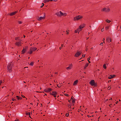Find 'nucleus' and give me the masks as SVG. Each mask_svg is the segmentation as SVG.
Instances as JSON below:
<instances>
[{
  "instance_id": "62",
  "label": "nucleus",
  "mask_w": 121,
  "mask_h": 121,
  "mask_svg": "<svg viewBox=\"0 0 121 121\" xmlns=\"http://www.w3.org/2000/svg\"><path fill=\"white\" fill-rule=\"evenodd\" d=\"M63 44L62 45H61V47H63Z\"/></svg>"
},
{
  "instance_id": "44",
  "label": "nucleus",
  "mask_w": 121,
  "mask_h": 121,
  "mask_svg": "<svg viewBox=\"0 0 121 121\" xmlns=\"http://www.w3.org/2000/svg\"><path fill=\"white\" fill-rule=\"evenodd\" d=\"M85 54H82V56L83 57H85Z\"/></svg>"
},
{
  "instance_id": "10",
  "label": "nucleus",
  "mask_w": 121,
  "mask_h": 121,
  "mask_svg": "<svg viewBox=\"0 0 121 121\" xmlns=\"http://www.w3.org/2000/svg\"><path fill=\"white\" fill-rule=\"evenodd\" d=\"M7 68L8 71L9 72H10L12 71V67L11 65H9L7 66Z\"/></svg>"
},
{
  "instance_id": "57",
  "label": "nucleus",
  "mask_w": 121,
  "mask_h": 121,
  "mask_svg": "<svg viewBox=\"0 0 121 121\" xmlns=\"http://www.w3.org/2000/svg\"><path fill=\"white\" fill-rule=\"evenodd\" d=\"M32 45H33V44H32L31 43V44H30V46H32Z\"/></svg>"
},
{
  "instance_id": "45",
  "label": "nucleus",
  "mask_w": 121,
  "mask_h": 121,
  "mask_svg": "<svg viewBox=\"0 0 121 121\" xmlns=\"http://www.w3.org/2000/svg\"><path fill=\"white\" fill-rule=\"evenodd\" d=\"M73 96H72L71 97V99H70L71 100V99H72V100H73Z\"/></svg>"
},
{
  "instance_id": "24",
  "label": "nucleus",
  "mask_w": 121,
  "mask_h": 121,
  "mask_svg": "<svg viewBox=\"0 0 121 121\" xmlns=\"http://www.w3.org/2000/svg\"><path fill=\"white\" fill-rule=\"evenodd\" d=\"M89 65V64L88 63H87L85 65V66L84 67V69H85L86 67L88 66Z\"/></svg>"
},
{
  "instance_id": "59",
  "label": "nucleus",
  "mask_w": 121,
  "mask_h": 121,
  "mask_svg": "<svg viewBox=\"0 0 121 121\" xmlns=\"http://www.w3.org/2000/svg\"><path fill=\"white\" fill-rule=\"evenodd\" d=\"M119 120V119L118 118H117V121H118Z\"/></svg>"
},
{
  "instance_id": "41",
  "label": "nucleus",
  "mask_w": 121,
  "mask_h": 121,
  "mask_svg": "<svg viewBox=\"0 0 121 121\" xmlns=\"http://www.w3.org/2000/svg\"><path fill=\"white\" fill-rule=\"evenodd\" d=\"M26 115H30V113L29 112H27L26 113Z\"/></svg>"
},
{
  "instance_id": "48",
  "label": "nucleus",
  "mask_w": 121,
  "mask_h": 121,
  "mask_svg": "<svg viewBox=\"0 0 121 121\" xmlns=\"http://www.w3.org/2000/svg\"><path fill=\"white\" fill-rule=\"evenodd\" d=\"M2 82V80H0V85L1 84V83Z\"/></svg>"
},
{
  "instance_id": "9",
  "label": "nucleus",
  "mask_w": 121,
  "mask_h": 121,
  "mask_svg": "<svg viewBox=\"0 0 121 121\" xmlns=\"http://www.w3.org/2000/svg\"><path fill=\"white\" fill-rule=\"evenodd\" d=\"M85 26V25L84 24H83L82 25H80L79 26V28H78L80 31H81L82 30V28H83Z\"/></svg>"
},
{
  "instance_id": "13",
  "label": "nucleus",
  "mask_w": 121,
  "mask_h": 121,
  "mask_svg": "<svg viewBox=\"0 0 121 121\" xmlns=\"http://www.w3.org/2000/svg\"><path fill=\"white\" fill-rule=\"evenodd\" d=\"M31 50H32L33 52L36 50L37 49V48L35 47H31L30 48Z\"/></svg>"
},
{
  "instance_id": "27",
  "label": "nucleus",
  "mask_w": 121,
  "mask_h": 121,
  "mask_svg": "<svg viewBox=\"0 0 121 121\" xmlns=\"http://www.w3.org/2000/svg\"><path fill=\"white\" fill-rule=\"evenodd\" d=\"M34 64V62H31V63H30V65L31 66H33V64Z\"/></svg>"
},
{
  "instance_id": "56",
  "label": "nucleus",
  "mask_w": 121,
  "mask_h": 121,
  "mask_svg": "<svg viewBox=\"0 0 121 121\" xmlns=\"http://www.w3.org/2000/svg\"><path fill=\"white\" fill-rule=\"evenodd\" d=\"M111 80H109V81H108V83H109V82H111Z\"/></svg>"
},
{
  "instance_id": "2",
  "label": "nucleus",
  "mask_w": 121,
  "mask_h": 121,
  "mask_svg": "<svg viewBox=\"0 0 121 121\" xmlns=\"http://www.w3.org/2000/svg\"><path fill=\"white\" fill-rule=\"evenodd\" d=\"M101 11L105 12H108L110 11V9L108 8H104L101 9Z\"/></svg>"
},
{
  "instance_id": "5",
  "label": "nucleus",
  "mask_w": 121,
  "mask_h": 121,
  "mask_svg": "<svg viewBox=\"0 0 121 121\" xmlns=\"http://www.w3.org/2000/svg\"><path fill=\"white\" fill-rule=\"evenodd\" d=\"M50 94L53 96L55 98L56 97V95L57 94V93L56 91H52V93L50 92Z\"/></svg>"
},
{
  "instance_id": "26",
  "label": "nucleus",
  "mask_w": 121,
  "mask_h": 121,
  "mask_svg": "<svg viewBox=\"0 0 121 121\" xmlns=\"http://www.w3.org/2000/svg\"><path fill=\"white\" fill-rule=\"evenodd\" d=\"M90 57H88L87 58V60L88 62L89 63H91V62L89 61V60L90 59Z\"/></svg>"
},
{
  "instance_id": "64",
  "label": "nucleus",
  "mask_w": 121,
  "mask_h": 121,
  "mask_svg": "<svg viewBox=\"0 0 121 121\" xmlns=\"http://www.w3.org/2000/svg\"><path fill=\"white\" fill-rule=\"evenodd\" d=\"M70 100H68V101L69 102H70Z\"/></svg>"
},
{
  "instance_id": "50",
  "label": "nucleus",
  "mask_w": 121,
  "mask_h": 121,
  "mask_svg": "<svg viewBox=\"0 0 121 121\" xmlns=\"http://www.w3.org/2000/svg\"><path fill=\"white\" fill-rule=\"evenodd\" d=\"M57 1V0H52V1Z\"/></svg>"
},
{
  "instance_id": "49",
  "label": "nucleus",
  "mask_w": 121,
  "mask_h": 121,
  "mask_svg": "<svg viewBox=\"0 0 121 121\" xmlns=\"http://www.w3.org/2000/svg\"><path fill=\"white\" fill-rule=\"evenodd\" d=\"M66 32H67V34H69V33L68 32V31H67V30L66 31Z\"/></svg>"
},
{
  "instance_id": "22",
  "label": "nucleus",
  "mask_w": 121,
  "mask_h": 121,
  "mask_svg": "<svg viewBox=\"0 0 121 121\" xmlns=\"http://www.w3.org/2000/svg\"><path fill=\"white\" fill-rule=\"evenodd\" d=\"M62 83H61L60 84V83L59 85L58 84H57V86L58 87H60L61 86H62Z\"/></svg>"
},
{
  "instance_id": "51",
  "label": "nucleus",
  "mask_w": 121,
  "mask_h": 121,
  "mask_svg": "<svg viewBox=\"0 0 121 121\" xmlns=\"http://www.w3.org/2000/svg\"><path fill=\"white\" fill-rule=\"evenodd\" d=\"M61 48H62V47H60V48H59L60 49V50L61 49Z\"/></svg>"
},
{
  "instance_id": "38",
  "label": "nucleus",
  "mask_w": 121,
  "mask_h": 121,
  "mask_svg": "<svg viewBox=\"0 0 121 121\" xmlns=\"http://www.w3.org/2000/svg\"><path fill=\"white\" fill-rule=\"evenodd\" d=\"M81 108H80L79 109H78V112H80V111L81 110Z\"/></svg>"
},
{
  "instance_id": "23",
  "label": "nucleus",
  "mask_w": 121,
  "mask_h": 121,
  "mask_svg": "<svg viewBox=\"0 0 121 121\" xmlns=\"http://www.w3.org/2000/svg\"><path fill=\"white\" fill-rule=\"evenodd\" d=\"M19 37H16L15 38V40H19L20 41V40L19 39Z\"/></svg>"
},
{
  "instance_id": "42",
  "label": "nucleus",
  "mask_w": 121,
  "mask_h": 121,
  "mask_svg": "<svg viewBox=\"0 0 121 121\" xmlns=\"http://www.w3.org/2000/svg\"><path fill=\"white\" fill-rule=\"evenodd\" d=\"M104 31V28H103L101 29V31L103 32Z\"/></svg>"
},
{
  "instance_id": "18",
  "label": "nucleus",
  "mask_w": 121,
  "mask_h": 121,
  "mask_svg": "<svg viewBox=\"0 0 121 121\" xmlns=\"http://www.w3.org/2000/svg\"><path fill=\"white\" fill-rule=\"evenodd\" d=\"M78 80H77L76 81H74V82L73 84V85H76L78 83Z\"/></svg>"
},
{
  "instance_id": "60",
  "label": "nucleus",
  "mask_w": 121,
  "mask_h": 121,
  "mask_svg": "<svg viewBox=\"0 0 121 121\" xmlns=\"http://www.w3.org/2000/svg\"><path fill=\"white\" fill-rule=\"evenodd\" d=\"M14 93L13 92H12V95H13V94Z\"/></svg>"
},
{
  "instance_id": "30",
  "label": "nucleus",
  "mask_w": 121,
  "mask_h": 121,
  "mask_svg": "<svg viewBox=\"0 0 121 121\" xmlns=\"http://www.w3.org/2000/svg\"><path fill=\"white\" fill-rule=\"evenodd\" d=\"M18 23L19 24H22V21H18Z\"/></svg>"
},
{
  "instance_id": "8",
  "label": "nucleus",
  "mask_w": 121,
  "mask_h": 121,
  "mask_svg": "<svg viewBox=\"0 0 121 121\" xmlns=\"http://www.w3.org/2000/svg\"><path fill=\"white\" fill-rule=\"evenodd\" d=\"M52 90V89L51 88H46L44 89V91L45 92H50Z\"/></svg>"
},
{
  "instance_id": "32",
  "label": "nucleus",
  "mask_w": 121,
  "mask_h": 121,
  "mask_svg": "<svg viewBox=\"0 0 121 121\" xmlns=\"http://www.w3.org/2000/svg\"><path fill=\"white\" fill-rule=\"evenodd\" d=\"M44 5V4L43 3H42L41 4V6L40 7L41 8Z\"/></svg>"
},
{
  "instance_id": "19",
  "label": "nucleus",
  "mask_w": 121,
  "mask_h": 121,
  "mask_svg": "<svg viewBox=\"0 0 121 121\" xmlns=\"http://www.w3.org/2000/svg\"><path fill=\"white\" fill-rule=\"evenodd\" d=\"M80 31V30H79L78 28L76 30H75V33H77L78 32L79 33V32Z\"/></svg>"
},
{
  "instance_id": "34",
  "label": "nucleus",
  "mask_w": 121,
  "mask_h": 121,
  "mask_svg": "<svg viewBox=\"0 0 121 121\" xmlns=\"http://www.w3.org/2000/svg\"><path fill=\"white\" fill-rule=\"evenodd\" d=\"M64 94L65 95V96H69V95L68 94H64Z\"/></svg>"
},
{
  "instance_id": "20",
  "label": "nucleus",
  "mask_w": 121,
  "mask_h": 121,
  "mask_svg": "<svg viewBox=\"0 0 121 121\" xmlns=\"http://www.w3.org/2000/svg\"><path fill=\"white\" fill-rule=\"evenodd\" d=\"M16 97L17 98V99L18 100H22V98L21 97H19L18 96H16Z\"/></svg>"
},
{
  "instance_id": "14",
  "label": "nucleus",
  "mask_w": 121,
  "mask_h": 121,
  "mask_svg": "<svg viewBox=\"0 0 121 121\" xmlns=\"http://www.w3.org/2000/svg\"><path fill=\"white\" fill-rule=\"evenodd\" d=\"M72 67V64H70L69 65V66L66 68V69L67 70H69L71 69Z\"/></svg>"
},
{
  "instance_id": "33",
  "label": "nucleus",
  "mask_w": 121,
  "mask_h": 121,
  "mask_svg": "<svg viewBox=\"0 0 121 121\" xmlns=\"http://www.w3.org/2000/svg\"><path fill=\"white\" fill-rule=\"evenodd\" d=\"M69 114L68 113H66L65 114V116L66 117H68L69 115Z\"/></svg>"
},
{
  "instance_id": "61",
  "label": "nucleus",
  "mask_w": 121,
  "mask_h": 121,
  "mask_svg": "<svg viewBox=\"0 0 121 121\" xmlns=\"http://www.w3.org/2000/svg\"><path fill=\"white\" fill-rule=\"evenodd\" d=\"M89 37H87V38L86 39H87H87H89Z\"/></svg>"
},
{
  "instance_id": "53",
  "label": "nucleus",
  "mask_w": 121,
  "mask_h": 121,
  "mask_svg": "<svg viewBox=\"0 0 121 121\" xmlns=\"http://www.w3.org/2000/svg\"><path fill=\"white\" fill-rule=\"evenodd\" d=\"M44 95H43V96H44L45 95H46V94H44Z\"/></svg>"
},
{
  "instance_id": "58",
  "label": "nucleus",
  "mask_w": 121,
  "mask_h": 121,
  "mask_svg": "<svg viewBox=\"0 0 121 121\" xmlns=\"http://www.w3.org/2000/svg\"><path fill=\"white\" fill-rule=\"evenodd\" d=\"M87 50H88V49H87V48H86V51H87Z\"/></svg>"
},
{
  "instance_id": "63",
  "label": "nucleus",
  "mask_w": 121,
  "mask_h": 121,
  "mask_svg": "<svg viewBox=\"0 0 121 121\" xmlns=\"http://www.w3.org/2000/svg\"><path fill=\"white\" fill-rule=\"evenodd\" d=\"M30 104L31 105H33V103H30Z\"/></svg>"
},
{
  "instance_id": "46",
  "label": "nucleus",
  "mask_w": 121,
  "mask_h": 121,
  "mask_svg": "<svg viewBox=\"0 0 121 121\" xmlns=\"http://www.w3.org/2000/svg\"><path fill=\"white\" fill-rule=\"evenodd\" d=\"M87 116L88 118H90V117H91V116L89 115H87Z\"/></svg>"
},
{
  "instance_id": "25",
  "label": "nucleus",
  "mask_w": 121,
  "mask_h": 121,
  "mask_svg": "<svg viewBox=\"0 0 121 121\" xmlns=\"http://www.w3.org/2000/svg\"><path fill=\"white\" fill-rule=\"evenodd\" d=\"M33 51L32 50H31V49H30V52H28V53L30 54H31L32 53Z\"/></svg>"
},
{
  "instance_id": "1",
  "label": "nucleus",
  "mask_w": 121,
  "mask_h": 121,
  "mask_svg": "<svg viewBox=\"0 0 121 121\" xmlns=\"http://www.w3.org/2000/svg\"><path fill=\"white\" fill-rule=\"evenodd\" d=\"M83 17L81 15H78L74 17L73 18L74 21L78 20L82 18Z\"/></svg>"
},
{
  "instance_id": "47",
  "label": "nucleus",
  "mask_w": 121,
  "mask_h": 121,
  "mask_svg": "<svg viewBox=\"0 0 121 121\" xmlns=\"http://www.w3.org/2000/svg\"><path fill=\"white\" fill-rule=\"evenodd\" d=\"M21 96H22V97L23 98H25V96H24L23 95H21Z\"/></svg>"
},
{
  "instance_id": "39",
  "label": "nucleus",
  "mask_w": 121,
  "mask_h": 121,
  "mask_svg": "<svg viewBox=\"0 0 121 121\" xmlns=\"http://www.w3.org/2000/svg\"><path fill=\"white\" fill-rule=\"evenodd\" d=\"M72 103H74L75 102V100L73 99L72 100Z\"/></svg>"
},
{
  "instance_id": "40",
  "label": "nucleus",
  "mask_w": 121,
  "mask_h": 121,
  "mask_svg": "<svg viewBox=\"0 0 121 121\" xmlns=\"http://www.w3.org/2000/svg\"><path fill=\"white\" fill-rule=\"evenodd\" d=\"M111 75V76H112V78L114 77L115 76V75Z\"/></svg>"
},
{
  "instance_id": "29",
  "label": "nucleus",
  "mask_w": 121,
  "mask_h": 121,
  "mask_svg": "<svg viewBox=\"0 0 121 121\" xmlns=\"http://www.w3.org/2000/svg\"><path fill=\"white\" fill-rule=\"evenodd\" d=\"M106 22H107L108 23H109L111 22V21L109 20H108L107 19V20H106Z\"/></svg>"
},
{
  "instance_id": "52",
  "label": "nucleus",
  "mask_w": 121,
  "mask_h": 121,
  "mask_svg": "<svg viewBox=\"0 0 121 121\" xmlns=\"http://www.w3.org/2000/svg\"><path fill=\"white\" fill-rule=\"evenodd\" d=\"M23 35V38H25V36L24 35Z\"/></svg>"
},
{
  "instance_id": "55",
  "label": "nucleus",
  "mask_w": 121,
  "mask_h": 121,
  "mask_svg": "<svg viewBox=\"0 0 121 121\" xmlns=\"http://www.w3.org/2000/svg\"><path fill=\"white\" fill-rule=\"evenodd\" d=\"M58 73L57 72H56L55 73V74H57Z\"/></svg>"
},
{
  "instance_id": "3",
  "label": "nucleus",
  "mask_w": 121,
  "mask_h": 121,
  "mask_svg": "<svg viewBox=\"0 0 121 121\" xmlns=\"http://www.w3.org/2000/svg\"><path fill=\"white\" fill-rule=\"evenodd\" d=\"M90 84L92 86H95L97 85L96 83L95 82L94 80H92L90 82Z\"/></svg>"
},
{
  "instance_id": "15",
  "label": "nucleus",
  "mask_w": 121,
  "mask_h": 121,
  "mask_svg": "<svg viewBox=\"0 0 121 121\" xmlns=\"http://www.w3.org/2000/svg\"><path fill=\"white\" fill-rule=\"evenodd\" d=\"M61 11H60L58 12L57 13H56V14L59 17H61Z\"/></svg>"
},
{
  "instance_id": "7",
  "label": "nucleus",
  "mask_w": 121,
  "mask_h": 121,
  "mask_svg": "<svg viewBox=\"0 0 121 121\" xmlns=\"http://www.w3.org/2000/svg\"><path fill=\"white\" fill-rule=\"evenodd\" d=\"M82 53V52H81L80 51L78 52V51L76 53L74 56L75 57H78Z\"/></svg>"
},
{
  "instance_id": "11",
  "label": "nucleus",
  "mask_w": 121,
  "mask_h": 121,
  "mask_svg": "<svg viewBox=\"0 0 121 121\" xmlns=\"http://www.w3.org/2000/svg\"><path fill=\"white\" fill-rule=\"evenodd\" d=\"M17 12V11H16L15 12H14L12 13H10L9 14L10 15V16H12L15 15L16 13Z\"/></svg>"
},
{
  "instance_id": "16",
  "label": "nucleus",
  "mask_w": 121,
  "mask_h": 121,
  "mask_svg": "<svg viewBox=\"0 0 121 121\" xmlns=\"http://www.w3.org/2000/svg\"><path fill=\"white\" fill-rule=\"evenodd\" d=\"M106 40L109 43L110 42H111L112 40L110 38H108L106 39Z\"/></svg>"
},
{
  "instance_id": "4",
  "label": "nucleus",
  "mask_w": 121,
  "mask_h": 121,
  "mask_svg": "<svg viewBox=\"0 0 121 121\" xmlns=\"http://www.w3.org/2000/svg\"><path fill=\"white\" fill-rule=\"evenodd\" d=\"M28 47L27 46L25 47V48H23V50L22 51V54H23L25 53L26 51H27L28 48Z\"/></svg>"
},
{
  "instance_id": "37",
  "label": "nucleus",
  "mask_w": 121,
  "mask_h": 121,
  "mask_svg": "<svg viewBox=\"0 0 121 121\" xmlns=\"http://www.w3.org/2000/svg\"><path fill=\"white\" fill-rule=\"evenodd\" d=\"M111 89V87L110 86H109V87L108 88V90H109L110 89Z\"/></svg>"
},
{
  "instance_id": "54",
  "label": "nucleus",
  "mask_w": 121,
  "mask_h": 121,
  "mask_svg": "<svg viewBox=\"0 0 121 121\" xmlns=\"http://www.w3.org/2000/svg\"><path fill=\"white\" fill-rule=\"evenodd\" d=\"M14 121H18V119L17 120V119L15 120Z\"/></svg>"
},
{
  "instance_id": "43",
  "label": "nucleus",
  "mask_w": 121,
  "mask_h": 121,
  "mask_svg": "<svg viewBox=\"0 0 121 121\" xmlns=\"http://www.w3.org/2000/svg\"><path fill=\"white\" fill-rule=\"evenodd\" d=\"M12 100L13 101H14L16 100L14 98H12Z\"/></svg>"
},
{
  "instance_id": "36",
  "label": "nucleus",
  "mask_w": 121,
  "mask_h": 121,
  "mask_svg": "<svg viewBox=\"0 0 121 121\" xmlns=\"http://www.w3.org/2000/svg\"><path fill=\"white\" fill-rule=\"evenodd\" d=\"M100 45L101 46H103V43H101L100 44Z\"/></svg>"
},
{
  "instance_id": "17",
  "label": "nucleus",
  "mask_w": 121,
  "mask_h": 121,
  "mask_svg": "<svg viewBox=\"0 0 121 121\" xmlns=\"http://www.w3.org/2000/svg\"><path fill=\"white\" fill-rule=\"evenodd\" d=\"M61 16H65L67 15V13H63L61 11Z\"/></svg>"
},
{
  "instance_id": "31",
  "label": "nucleus",
  "mask_w": 121,
  "mask_h": 121,
  "mask_svg": "<svg viewBox=\"0 0 121 121\" xmlns=\"http://www.w3.org/2000/svg\"><path fill=\"white\" fill-rule=\"evenodd\" d=\"M108 79H110L112 78V77L111 76V75H110V76L108 77Z\"/></svg>"
},
{
  "instance_id": "12",
  "label": "nucleus",
  "mask_w": 121,
  "mask_h": 121,
  "mask_svg": "<svg viewBox=\"0 0 121 121\" xmlns=\"http://www.w3.org/2000/svg\"><path fill=\"white\" fill-rule=\"evenodd\" d=\"M21 42H16L15 44L17 46H20L21 45Z\"/></svg>"
},
{
  "instance_id": "28",
  "label": "nucleus",
  "mask_w": 121,
  "mask_h": 121,
  "mask_svg": "<svg viewBox=\"0 0 121 121\" xmlns=\"http://www.w3.org/2000/svg\"><path fill=\"white\" fill-rule=\"evenodd\" d=\"M103 67L104 69H106V65L105 64L104 65Z\"/></svg>"
},
{
  "instance_id": "21",
  "label": "nucleus",
  "mask_w": 121,
  "mask_h": 121,
  "mask_svg": "<svg viewBox=\"0 0 121 121\" xmlns=\"http://www.w3.org/2000/svg\"><path fill=\"white\" fill-rule=\"evenodd\" d=\"M50 1H52V0H44V3L49 2Z\"/></svg>"
},
{
  "instance_id": "6",
  "label": "nucleus",
  "mask_w": 121,
  "mask_h": 121,
  "mask_svg": "<svg viewBox=\"0 0 121 121\" xmlns=\"http://www.w3.org/2000/svg\"><path fill=\"white\" fill-rule=\"evenodd\" d=\"M46 14L45 13H44V16L43 17H40L38 19V20L39 21H41L42 19H44L45 18Z\"/></svg>"
},
{
  "instance_id": "35",
  "label": "nucleus",
  "mask_w": 121,
  "mask_h": 121,
  "mask_svg": "<svg viewBox=\"0 0 121 121\" xmlns=\"http://www.w3.org/2000/svg\"><path fill=\"white\" fill-rule=\"evenodd\" d=\"M109 26H107L106 27L105 29L107 30L109 28Z\"/></svg>"
}]
</instances>
